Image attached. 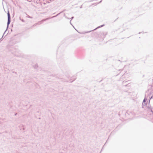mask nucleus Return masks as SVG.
Wrapping results in <instances>:
<instances>
[{
    "label": "nucleus",
    "instance_id": "f257e3e1",
    "mask_svg": "<svg viewBox=\"0 0 153 153\" xmlns=\"http://www.w3.org/2000/svg\"><path fill=\"white\" fill-rule=\"evenodd\" d=\"M7 15H8V19H9H9H10V15L9 13V12H8V13H7Z\"/></svg>",
    "mask_w": 153,
    "mask_h": 153
},
{
    "label": "nucleus",
    "instance_id": "f03ea898",
    "mask_svg": "<svg viewBox=\"0 0 153 153\" xmlns=\"http://www.w3.org/2000/svg\"><path fill=\"white\" fill-rule=\"evenodd\" d=\"M10 19L9 20V19H8V24H9L10 23Z\"/></svg>",
    "mask_w": 153,
    "mask_h": 153
}]
</instances>
